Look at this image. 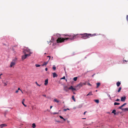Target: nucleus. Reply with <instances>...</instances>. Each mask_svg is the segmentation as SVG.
Segmentation results:
<instances>
[{"mask_svg": "<svg viewBox=\"0 0 128 128\" xmlns=\"http://www.w3.org/2000/svg\"><path fill=\"white\" fill-rule=\"evenodd\" d=\"M124 104H126V103H125Z\"/></svg>", "mask_w": 128, "mask_h": 128, "instance_id": "obj_57", "label": "nucleus"}, {"mask_svg": "<svg viewBox=\"0 0 128 128\" xmlns=\"http://www.w3.org/2000/svg\"><path fill=\"white\" fill-rule=\"evenodd\" d=\"M78 34H77L76 35H75L74 34H73V36H72V37L73 38V40L74 39L78 37Z\"/></svg>", "mask_w": 128, "mask_h": 128, "instance_id": "obj_8", "label": "nucleus"}, {"mask_svg": "<svg viewBox=\"0 0 128 128\" xmlns=\"http://www.w3.org/2000/svg\"><path fill=\"white\" fill-rule=\"evenodd\" d=\"M54 102H56L57 103H58L59 102V101L56 99H54Z\"/></svg>", "mask_w": 128, "mask_h": 128, "instance_id": "obj_20", "label": "nucleus"}, {"mask_svg": "<svg viewBox=\"0 0 128 128\" xmlns=\"http://www.w3.org/2000/svg\"><path fill=\"white\" fill-rule=\"evenodd\" d=\"M68 89L66 86L64 88V90H65L66 92H67L68 90Z\"/></svg>", "mask_w": 128, "mask_h": 128, "instance_id": "obj_22", "label": "nucleus"}, {"mask_svg": "<svg viewBox=\"0 0 128 128\" xmlns=\"http://www.w3.org/2000/svg\"><path fill=\"white\" fill-rule=\"evenodd\" d=\"M84 119H86V118H84Z\"/></svg>", "mask_w": 128, "mask_h": 128, "instance_id": "obj_60", "label": "nucleus"}, {"mask_svg": "<svg viewBox=\"0 0 128 128\" xmlns=\"http://www.w3.org/2000/svg\"><path fill=\"white\" fill-rule=\"evenodd\" d=\"M27 58V57L25 55V54L24 55H23L22 56V60H24L26 58Z\"/></svg>", "mask_w": 128, "mask_h": 128, "instance_id": "obj_14", "label": "nucleus"}, {"mask_svg": "<svg viewBox=\"0 0 128 128\" xmlns=\"http://www.w3.org/2000/svg\"><path fill=\"white\" fill-rule=\"evenodd\" d=\"M85 84L82 83L80 82L77 86L79 87V88H80L83 85Z\"/></svg>", "mask_w": 128, "mask_h": 128, "instance_id": "obj_6", "label": "nucleus"}, {"mask_svg": "<svg viewBox=\"0 0 128 128\" xmlns=\"http://www.w3.org/2000/svg\"><path fill=\"white\" fill-rule=\"evenodd\" d=\"M86 112H84V114H86Z\"/></svg>", "mask_w": 128, "mask_h": 128, "instance_id": "obj_48", "label": "nucleus"}, {"mask_svg": "<svg viewBox=\"0 0 128 128\" xmlns=\"http://www.w3.org/2000/svg\"><path fill=\"white\" fill-rule=\"evenodd\" d=\"M69 110V109L68 108H67L66 109H64V111H66L67 110Z\"/></svg>", "mask_w": 128, "mask_h": 128, "instance_id": "obj_30", "label": "nucleus"}, {"mask_svg": "<svg viewBox=\"0 0 128 128\" xmlns=\"http://www.w3.org/2000/svg\"><path fill=\"white\" fill-rule=\"evenodd\" d=\"M126 19L127 21H128V15H127L126 16Z\"/></svg>", "mask_w": 128, "mask_h": 128, "instance_id": "obj_37", "label": "nucleus"}, {"mask_svg": "<svg viewBox=\"0 0 128 128\" xmlns=\"http://www.w3.org/2000/svg\"><path fill=\"white\" fill-rule=\"evenodd\" d=\"M35 66L36 67H39L40 66V65L37 64H36Z\"/></svg>", "mask_w": 128, "mask_h": 128, "instance_id": "obj_29", "label": "nucleus"}, {"mask_svg": "<svg viewBox=\"0 0 128 128\" xmlns=\"http://www.w3.org/2000/svg\"><path fill=\"white\" fill-rule=\"evenodd\" d=\"M112 113H114V115H116V110H114L112 112Z\"/></svg>", "mask_w": 128, "mask_h": 128, "instance_id": "obj_19", "label": "nucleus"}, {"mask_svg": "<svg viewBox=\"0 0 128 128\" xmlns=\"http://www.w3.org/2000/svg\"><path fill=\"white\" fill-rule=\"evenodd\" d=\"M46 54V53H45L44 54Z\"/></svg>", "mask_w": 128, "mask_h": 128, "instance_id": "obj_58", "label": "nucleus"}, {"mask_svg": "<svg viewBox=\"0 0 128 128\" xmlns=\"http://www.w3.org/2000/svg\"><path fill=\"white\" fill-rule=\"evenodd\" d=\"M80 35L81 36V38L83 39H86L90 38V36L92 37L95 35V34H90L84 33L83 34H80Z\"/></svg>", "mask_w": 128, "mask_h": 128, "instance_id": "obj_1", "label": "nucleus"}, {"mask_svg": "<svg viewBox=\"0 0 128 128\" xmlns=\"http://www.w3.org/2000/svg\"><path fill=\"white\" fill-rule=\"evenodd\" d=\"M65 36H69V37L66 38V40L69 39L71 40H73V38L72 37L73 36V34L70 35H65Z\"/></svg>", "mask_w": 128, "mask_h": 128, "instance_id": "obj_4", "label": "nucleus"}, {"mask_svg": "<svg viewBox=\"0 0 128 128\" xmlns=\"http://www.w3.org/2000/svg\"><path fill=\"white\" fill-rule=\"evenodd\" d=\"M92 92H90L86 96H88V95H92Z\"/></svg>", "mask_w": 128, "mask_h": 128, "instance_id": "obj_23", "label": "nucleus"}, {"mask_svg": "<svg viewBox=\"0 0 128 128\" xmlns=\"http://www.w3.org/2000/svg\"><path fill=\"white\" fill-rule=\"evenodd\" d=\"M58 114V112L57 113V112H54L53 113V114Z\"/></svg>", "mask_w": 128, "mask_h": 128, "instance_id": "obj_39", "label": "nucleus"}, {"mask_svg": "<svg viewBox=\"0 0 128 128\" xmlns=\"http://www.w3.org/2000/svg\"><path fill=\"white\" fill-rule=\"evenodd\" d=\"M121 83L120 82H117L116 83V85L117 86H119L120 84Z\"/></svg>", "mask_w": 128, "mask_h": 128, "instance_id": "obj_15", "label": "nucleus"}, {"mask_svg": "<svg viewBox=\"0 0 128 128\" xmlns=\"http://www.w3.org/2000/svg\"><path fill=\"white\" fill-rule=\"evenodd\" d=\"M49 42L50 43V44H51L52 43V41H50L49 42H48V44H49Z\"/></svg>", "mask_w": 128, "mask_h": 128, "instance_id": "obj_34", "label": "nucleus"}, {"mask_svg": "<svg viewBox=\"0 0 128 128\" xmlns=\"http://www.w3.org/2000/svg\"><path fill=\"white\" fill-rule=\"evenodd\" d=\"M76 89L75 88H72V91H74V90H75Z\"/></svg>", "mask_w": 128, "mask_h": 128, "instance_id": "obj_36", "label": "nucleus"}, {"mask_svg": "<svg viewBox=\"0 0 128 128\" xmlns=\"http://www.w3.org/2000/svg\"><path fill=\"white\" fill-rule=\"evenodd\" d=\"M43 96H44L45 97H46V96L45 95H43Z\"/></svg>", "mask_w": 128, "mask_h": 128, "instance_id": "obj_52", "label": "nucleus"}, {"mask_svg": "<svg viewBox=\"0 0 128 128\" xmlns=\"http://www.w3.org/2000/svg\"><path fill=\"white\" fill-rule=\"evenodd\" d=\"M18 92V90H17L16 92V93H17Z\"/></svg>", "mask_w": 128, "mask_h": 128, "instance_id": "obj_44", "label": "nucleus"}, {"mask_svg": "<svg viewBox=\"0 0 128 128\" xmlns=\"http://www.w3.org/2000/svg\"><path fill=\"white\" fill-rule=\"evenodd\" d=\"M125 104H122L121 106L120 107H119V108L120 109H121L122 110H123L124 111H128V108H122L124 106Z\"/></svg>", "mask_w": 128, "mask_h": 128, "instance_id": "obj_3", "label": "nucleus"}, {"mask_svg": "<svg viewBox=\"0 0 128 128\" xmlns=\"http://www.w3.org/2000/svg\"><path fill=\"white\" fill-rule=\"evenodd\" d=\"M23 52L24 54H26L28 53H30V50L28 49H26L24 50V51Z\"/></svg>", "mask_w": 128, "mask_h": 128, "instance_id": "obj_5", "label": "nucleus"}, {"mask_svg": "<svg viewBox=\"0 0 128 128\" xmlns=\"http://www.w3.org/2000/svg\"><path fill=\"white\" fill-rule=\"evenodd\" d=\"M97 90H96V92H97Z\"/></svg>", "mask_w": 128, "mask_h": 128, "instance_id": "obj_55", "label": "nucleus"}, {"mask_svg": "<svg viewBox=\"0 0 128 128\" xmlns=\"http://www.w3.org/2000/svg\"><path fill=\"white\" fill-rule=\"evenodd\" d=\"M97 86L96 87V88H98L99 86H100V82H98L96 84Z\"/></svg>", "mask_w": 128, "mask_h": 128, "instance_id": "obj_17", "label": "nucleus"}, {"mask_svg": "<svg viewBox=\"0 0 128 128\" xmlns=\"http://www.w3.org/2000/svg\"><path fill=\"white\" fill-rule=\"evenodd\" d=\"M77 77H74L73 78V80L74 81H76L77 80Z\"/></svg>", "mask_w": 128, "mask_h": 128, "instance_id": "obj_26", "label": "nucleus"}, {"mask_svg": "<svg viewBox=\"0 0 128 128\" xmlns=\"http://www.w3.org/2000/svg\"><path fill=\"white\" fill-rule=\"evenodd\" d=\"M119 100V99H117L116 100V101H118Z\"/></svg>", "mask_w": 128, "mask_h": 128, "instance_id": "obj_46", "label": "nucleus"}, {"mask_svg": "<svg viewBox=\"0 0 128 128\" xmlns=\"http://www.w3.org/2000/svg\"><path fill=\"white\" fill-rule=\"evenodd\" d=\"M65 79V76H64L63 77L61 78V79Z\"/></svg>", "mask_w": 128, "mask_h": 128, "instance_id": "obj_38", "label": "nucleus"}, {"mask_svg": "<svg viewBox=\"0 0 128 128\" xmlns=\"http://www.w3.org/2000/svg\"><path fill=\"white\" fill-rule=\"evenodd\" d=\"M121 88H122L121 87H120L119 88H118V92H120V91L121 89Z\"/></svg>", "mask_w": 128, "mask_h": 128, "instance_id": "obj_25", "label": "nucleus"}, {"mask_svg": "<svg viewBox=\"0 0 128 128\" xmlns=\"http://www.w3.org/2000/svg\"><path fill=\"white\" fill-rule=\"evenodd\" d=\"M126 99V97L125 96L122 97L121 98V101L122 102L124 101Z\"/></svg>", "mask_w": 128, "mask_h": 128, "instance_id": "obj_10", "label": "nucleus"}, {"mask_svg": "<svg viewBox=\"0 0 128 128\" xmlns=\"http://www.w3.org/2000/svg\"><path fill=\"white\" fill-rule=\"evenodd\" d=\"M15 64L14 62H12L10 64V67H12L13 66H14Z\"/></svg>", "mask_w": 128, "mask_h": 128, "instance_id": "obj_12", "label": "nucleus"}, {"mask_svg": "<svg viewBox=\"0 0 128 128\" xmlns=\"http://www.w3.org/2000/svg\"><path fill=\"white\" fill-rule=\"evenodd\" d=\"M52 74L53 75V77L54 78L56 77H57V76H58L57 75L55 72H54Z\"/></svg>", "mask_w": 128, "mask_h": 128, "instance_id": "obj_11", "label": "nucleus"}, {"mask_svg": "<svg viewBox=\"0 0 128 128\" xmlns=\"http://www.w3.org/2000/svg\"><path fill=\"white\" fill-rule=\"evenodd\" d=\"M23 105L25 107H26L27 106L26 104H23Z\"/></svg>", "mask_w": 128, "mask_h": 128, "instance_id": "obj_45", "label": "nucleus"}, {"mask_svg": "<svg viewBox=\"0 0 128 128\" xmlns=\"http://www.w3.org/2000/svg\"><path fill=\"white\" fill-rule=\"evenodd\" d=\"M59 117L60 118L63 119L64 121H65L66 120V119L64 118H63L61 116H59Z\"/></svg>", "mask_w": 128, "mask_h": 128, "instance_id": "obj_24", "label": "nucleus"}, {"mask_svg": "<svg viewBox=\"0 0 128 128\" xmlns=\"http://www.w3.org/2000/svg\"><path fill=\"white\" fill-rule=\"evenodd\" d=\"M36 126L35 124L33 123L32 124V127L33 128H35L36 127Z\"/></svg>", "mask_w": 128, "mask_h": 128, "instance_id": "obj_18", "label": "nucleus"}, {"mask_svg": "<svg viewBox=\"0 0 128 128\" xmlns=\"http://www.w3.org/2000/svg\"><path fill=\"white\" fill-rule=\"evenodd\" d=\"M95 74H93L92 76V77H93L94 76V75H95Z\"/></svg>", "mask_w": 128, "mask_h": 128, "instance_id": "obj_50", "label": "nucleus"}, {"mask_svg": "<svg viewBox=\"0 0 128 128\" xmlns=\"http://www.w3.org/2000/svg\"><path fill=\"white\" fill-rule=\"evenodd\" d=\"M17 60L16 58V60Z\"/></svg>", "mask_w": 128, "mask_h": 128, "instance_id": "obj_59", "label": "nucleus"}, {"mask_svg": "<svg viewBox=\"0 0 128 128\" xmlns=\"http://www.w3.org/2000/svg\"><path fill=\"white\" fill-rule=\"evenodd\" d=\"M45 70L46 71H47L48 70V68H46L45 69Z\"/></svg>", "mask_w": 128, "mask_h": 128, "instance_id": "obj_43", "label": "nucleus"}, {"mask_svg": "<svg viewBox=\"0 0 128 128\" xmlns=\"http://www.w3.org/2000/svg\"><path fill=\"white\" fill-rule=\"evenodd\" d=\"M2 74H0V78H1V77H0V76H1Z\"/></svg>", "mask_w": 128, "mask_h": 128, "instance_id": "obj_51", "label": "nucleus"}, {"mask_svg": "<svg viewBox=\"0 0 128 128\" xmlns=\"http://www.w3.org/2000/svg\"><path fill=\"white\" fill-rule=\"evenodd\" d=\"M7 126V125L5 124H2L0 125V126L1 128H2L6 126Z\"/></svg>", "mask_w": 128, "mask_h": 128, "instance_id": "obj_7", "label": "nucleus"}, {"mask_svg": "<svg viewBox=\"0 0 128 128\" xmlns=\"http://www.w3.org/2000/svg\"><path fill=\"white\" fill-rule=\"evenodd\" d=\"M88 85H89L90 86H91V85L89 83H88Z\"/></svg>", "mask_w": 128, "mask_h": 128, "instance_id": "obj_42", "label": "nucleus"}, {"mask_svg": "<svg viewBox=\"0 0 128 128\" xmlns=\"http://www.w3.org/2000/svg\"><path fill=\"white\" fill-rule=\"evenodd\" d=\"M32 53V52H30V53L28 54H25V55L27 57L28 56H30L31 54Z\"/></svg>", "mask_w": 128, "mask_h": 128, "instance_id": "obj_13", "label": "nucleus"}, {"mask_svg": "<svg viewBox=\"0 0 128 128\" xmlns=\"http://www.w3.org/2000/svg\"><path fill=\"white\" fill-rule=\"evenodd\" d=\"M73 88V87L72 86H71L70 87H69L68 88V89H69V90L71 89L72 90V89Z\"/></svg>", "mask_w": 128, "mask_h": 128, "instance_id": "obj_28", "label": "nucleus"}, {"mask_svg": "<svg viewBox=\"0 0 128 128\" xmlns=\"http://www.w3.org/2000/svg\"><path fill=\"white\" fill-rule=\"evenodd\" d=\"M20 91L22 92V93H23V92L21 90H20Z\"/></svg>", "mask_w": 128, "mask_h": 128, "instance_id": "obj_53", "label": "nucleus"}, {"mask_svg": "<svg viewBox=\"0 0 128 128\" xmlns=\"http://www.w3.org/2000/svg\"><path fill=\"white\" fill-rule=\"evenodd\" d=\"M24 100H25L24 99H23L22 100V104H24Z\"/></svg>", "mask_w": 128, "mask_h": 128, "instance_id": "obj_31", "label": "nucleus"}, {"mask_svg": "<svg viewBox=\"0 0 128 128\" xmlns=\"http://www.w3.org/2000/svg\"><path fill=\"white\" fill-rule=\"evenodd\" d=\"M47 57H49V60H49L50 59V58L51 57L50 56H47Z\"/></svg>", "mask_w": 128, "mask_h": 128, "instance_id": "obj_40", "label": "nucleus"}, {"mask_svg": "<svg viewBox=\"0 0 128 128\" xmlns=\"http://www.w3.org/2000/svg\"><path fill=\"white\" fill-rule=\"evenodd\" d=\"M48 78L46 79L45 81V83L44 84L46 86L47 85L48 83Z\"/></svg>", "mask_w": 128, "mask_h": 128, "instance_id": "obj_9", "label": "nucleus"}, {"mask_svg": "<svg viewBox=\"0 0 128 128\" xmlns=\"http://www.w3.org/2000/svg\"><path fill=\"white\" fill-rule=\"evenodd\" d=\"M114 104H120L119 103L115 102Z\"/></svg>", "mask_w": 128, "mask_h": 128, "instance_id": "obj_41", "label": "nucleus"}, {"mask_svg": "<svg viewBox=\"0 0 128 128\" xmlns=\"http://www.w3.org/2000/svg\"><path fill=\"white\" fill-rule=\"evenodd\" d=\"M3 84H4V86H6L7 85V84L6 83L4 82Z\"/></svg>", "mask_w": 128, "mask_h": 128, "instance_id": "obj_32", "label": "nucleus"}, {"mask_svg": "<svg viewBox=\"0 0 128 128\" xmlns=\"http://www.w3.org/2000/svg\"><path fill=\"white\" fill-rule=\"evenodd\" d=\"M48 61L46 62H44V63L42 65V66H46L47 64L48 63Z\"/></svg>", "mask_w": 128, "mask_h": 128, "instance_id": "obj_16", "label": "nucleus"}, {"mask_svg": "<svg viewBox=\"0 0 128 128\" xmlns=\"http://www.w3.org/2000/svg\"><path fill=\"white\" fill-rule=\"evenodd\" d=\"M52 69L53 70H55L56 69V67L55 65H54L52 67Z\"/></svg>", "mask_w": 128, "mask_h": 128, "instance_id": "obj_27", "label": "nucleus"}, {"mask_svg": "<svg viewBox=\"0 0 128 128\" xmlns=\"http://www.w3.org/2000/svg\"><path fill=\"white\" fill-rule=\"evenodd\" d=\"M36 84L37 85V86H40V85H39V84H38L37 83V82H36Z\"/></svg>", "mask_w": 128, "mask_h": 128, "instance_id": "obj_33", "label": "nucleus"}, {"mask_svg": "<svg viewBox=\"0 0 128 128\" xmlns=\"http://www.w3.org/2000/svg\"><path fill=\"white\" fill-rule=\"evenodd\" d=\"M52 106H50V109H51L52 108Z\"/></svg>", "mask_w": 128, "mask_h": 128, "instance_id": "obj_49", "label": "nucleus"}, {"mask_svg": "<svg viewBox=\"0 0 128 128\" xmlns=\"http://www.w3.org/2000/svg\"><path fill=\"white\" fill-rule=\"evenodd\" d=\"M94 101L97 104L99 102V101L98 100H94Z\"/></svg>", "mask_w": 128, "mask_h": 128, "instance_id": "obj_21", "label": "nucleus"}, {"mask_svg": "<svg viewBox=\"0 0 128 128\" xmlns=\"http://www.w3.org/2000/svg\"><path fill=\"white\" fill-rule=\"evenodd\" d=\"M4 116H6V114H4Z\"/></svg>", "mask_w": 128, "mask_h": 128, "instance_id": "obj_56", "label": "nucleus"}, {"mask_svg": "<svg viewBox=\"0 0 128 128\" xmlns=\"http://www.w3.org/2000/svg\"><path fill=\"white\" fill-rule=\"evenodd\" d=\"M21 90L20 88H18V90Z\"/></svg>", "mask_w": 128, "mask_h": 128, "instance_id": "obj_47", "label": "nucleus"}, {"mask_svg": "<svg viewBox=\"0 0 128 128\" xmlns=\"http://www.w3.org/2000/svg\"><path fill=\"white\" fill-rule=\"evenodd\" d=\"M72 99L74 100V101H75V100L74 99V96H72Z\"/></svg>", "mask_w": 128, "mask_h": 128, "instance_id": "obj_35", "label": "nucleus"}, {"mask_svg": "<svg viewBox=\"0 0 128 128\" xmlns=\"http://www.w3.org/2000/svg\"><path fill=\"white\" fill-rule=\"evenodd\" d=\"M124 62H127V61H126V60H124Z\"/></svg>", "mask_w": 128, "mask_h": 128, "instance_id": "obj_54", "label": "nucleus"}, {"mask_svg": "<svg viewBox=\"0 0 128 128\" xmlns=\"http://www.w3.org/2000/svg\"><path fill=\"white\" fill-rule=\"evenodd\" d=\"M66 40V38H58L56 40V42L58 43H61L64 42V40Z\"/></svg>", "mask_w": 128, "mask_h": 128, "instance_id": "obj_2", "label": "nucleus"}]
</instances>
